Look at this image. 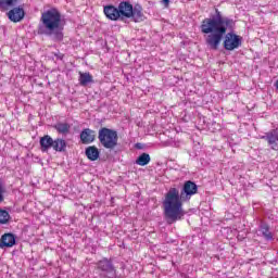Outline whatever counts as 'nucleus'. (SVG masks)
Returning a JSON list of instances; mask_svg holds the SVG:
<instances>
[{
  "mask_svg": "<svg viewBox=\"0 0 278 278\" xmlns=\"http://www.w3.org/2000/svg\"><path fill=\"white\" fill-rule=\"evenodd\" d=\"M98 139L101 147L108 149L109 151H114V149L118 147V131L114 129L108 127L100 128Z\"/></svg>",
  "mask_w": 278,
  "mask_h": 278,
  "instance_id": "20e7f679",
  "label": "nucleus"
},
{
  "mask_svg": "<svg viewBox=\"0 0 278 278\" xmlns=\"http://www.w3.org/2000/svg\"><path fill=\"white\" fill-rule=\"evenodd\" d=\"M80 86H90V84H94V78L89 74V72H79V79Z\"/></svg>",
  "mask_w": 278,
  "mask_h": 278,
  "instance_id": "2eb2a0df",
  "label": "nucleus"
},
{
  "mask_svg": "<svg viewBox=\"0 0 278 278\" xmlns=\"http://www.w3.org/2000/svg\"><path fill=\"white\" fill-rule=\"evenodd\" d=\"M86 155L88 160H91V162H96V160H99V149L94 146L88 147L86 149Z\"/></svg>",
  "mask_w": 278,
  "mask_h": 278,
  "instance_id": "a211bd4d",
  "label": "nucleus"
},
{
  "mask_svg": "<svg viewBox=\"0 0 278 278\" xmlns=\"http://www.w3.org/2000/svg\"><path fill=\"white\" fill-rule=\"evenodd\" d=\"M39 143L42 153H46V151H48L49 149H53V138H51V136L49 135L41 137Z\"/></svg>",
  "mask_w": 278,
  "mask_h": 278,
  "instance_id": "4468645a",
  "label": "nucleus"
},
{
  "mask_svg": "<svg viewBox=\"0 0 278 278\" xmlns=\"http://www.w3.org/2000/svg\"><path fill=\"white\" fill-rule=\"evenodd\" d=\"M16 244V238L12 233H4L0 240V249H10Z\"/></svg>",
  "mask_w": 278,
  "mask_h": 278,
  "instance_id": "f8f14e48",
  "label": "nucleus"
},
{
  "mask_svg": "<svg viewBox=\"0 0 278 278\" xmlns=\"http://www.w3.org/2000/svg\"><path fill=\"white\" fill-rule=\"evenodd\" d=\"M162 2L164 3L165 8H168V4L170 3V0H162Z\"/></svg>",
  "mask_w": 278,
  "mask_h": 278,
  "instance_id": "b1692460",
  "label": "nucleus"
},
{
  "mask_svg": "<svg viewBox=\"0 0 278 278\" xmlns=\"http://www.w3.org/2000/svg\"><path fill=\"white\" fill-rule=\"evenodd\" d=\"M216 15L203 20L200 29L202 34H208L206 37V45L216 50L223 41V37L227 34V29H233L236 22L232 18L223 16L220 11L216 9Z\"/></svg>",
  "mask_w": 278,
  "mask_h": 278,
  "instance_id": "f03ea898",
  "label": "nucleus"
},
{
  "mask_svg": "<svg viewBox=\"0 0 278 278\" xmlns=\"http://www.w3.org/2000/svg\"><path fill=\"white\" fill-rule=\"evenodd\" d=\"M130 18H132L135 23H142V21H144V13H142V5L135 4L132 7Z\"/></svg>",
  "mask_w": 278,
  "mask_h": 278,
  "instance_id": "ddd939ff",
  "label": "nucleus"
},
{
  "mask_svg": "<svg viewBox=\"0 0 278 278\" xmlns=\"http://www.w3.org/2000/svg\"><path fill=\"white\" fill-rule=\"evenodd\" d=\"M98 270H101L104 273V278H116V267H114V264L111 260L103 258L97 263Z\"/></svg>",
  "mask_w": 278,
  "mask_h": 278,
  "instance_id": "423d86ee",
  "label": "nucleus"
},
{
  "mask_svg": "<svg viewBox=\"0 0 278 278\" xmlns=\"http://www.w3.org/2000/svg\"><path fill=\"white\" fill-rule=\"evenodd\" d=\"M261 140H266L267 144H269L274 151H277L278 129L275 128L265 132L264 136H261Z\"/></svg>",
  "mask_w": 278,
  "mask_h": 278,
  "instance_id": "0eeeda50",
  "label": "nucleus"
},
{
  "mask_svg": "<svg viewBox=\"0 0 278 278\" xmlns=\"http://www.w3.org/2000/svg\"><path fill=\"white\" fill-rule=\"evenodd\" d=\"M149 162H151V156L147 153H142L136 160V164H138V166H147V164H149Z\"/></svg>",
  "mask_w": 278,
  "mask_h": 278,
  "instance_id": "aec40b11",
  "label": "nucleus"
},
{
  "mask_svg": "<svg viewBox=\"0 0 278 278\" xmlns=\"http://www.w3.org/2000/svg\"><path fill=\"white\" fill-rule=\"evenodd\" d=\"M117 10L119 12L121 21H125V18H131V11L134 10V5L128 1H122L118 4Z\"/></svg>",
  "mask_w": 278,
  "mask_h": 278,
  "instance_id": "6e6552de",
  "label": "nucleus"
},
{
  "mask_svg": "<svg viewBox=\"0 0 278 278\" xmlns=\"http://www.w3.org/2000/svg\"><path fill=\"white\" fill-rule=\"evenodd\" d=\"M199 187L193 181H186L182 191L179 193V189L170 188L163 201L164 216L168 225L181 220L186 216V211H184V201H190L193 194H197Z\"/></svg>",
  "mask_w": 278,
  "mask_h": 278,
  "instance_id": "f257e3e1",
  "label": "nucleus"
},
{
  "mask_svg": "<svg viewBox=\"0 0 278 278\" xmlns=\"http://www.w3.org/2000/svg\"><path fill=\"white\" fill-rule=\"evenodd\" d=\"M3 192H4V190H3V185L0 182V203H3Z\"/></svg>",
  "mask_w": 278,
  "mask_h": 278,
  "instance_id": "5701e85b",
  "label": "nucleus"
},
{
  "mask_svg": "<svg viewBox=\"0 0 278 278\" xmlns=\"http://www.w3.org/2000/svg\"><path fill=\"white\" fill-rule=\"evenodd\" d=\"M96 138H97V134L94 132V130L90 128H85L80 132V142L83 144H91V142H94Z\"/></svg>",
  "mask_w": 278,
  "mask_h": 278,
  "instance_id": "9b49d317",
  "label": "nucleus"
},
{
  "mask_svg": "<svg viewBox=\"0 0 278 278\" xmlns=\"http://www.w3.org/2000/svg\"><path fill=\"white\" fill-rule=\"evenodd\" d=\"M52 149H53V151L62 153V151L66 150V140L61 139V138L52 140Z\"/></svg>",
  "mask_w": 278,
  "mask_h": 278,
  "instance_id": "f3484780",
  "label": "nucleus"
},
{
  "mask_svg": "<svg viewBox=\"0 0 278 278\" xmlns=\"http://www.w3.org/2000/svg\"><path fill=\"white\" fill-rule=\"evenodd\" d=\"M8 223H10V213L0 208V225H8Z\"/></svg>",
  "mask_w": 278,
  "mask_h": 278,
  "instance_id": "4be33fe9",
  "label": "nucleus"
},
{
  "mask_svg": "<svg viewBox=\"0 0 278 278\" xmlns=\"http://www.w3.org/2000/svg\"><path fill=\"white\" fill-rule=\"evenodd\" d=\"M54 129H56L59 134H68V131H71V125H68V123H58L54 125Z\"/></svg>",
  "mask_w": 278,
  "mask_h": 278,
  "instance_id": "6ab92c4d",
  "label": "nucleus"
},
{
  "mask_svg": "<svg viewBox=\"0 0 278 278\" xmlns=\"http://www.w3.org/2000/svg\"><path fill=\"white\" fill-rule=\"evenodd\" d=\"M240 47H242V37L235 33L226 34L224 39V49L226 51H235V49H240Z\"/></svg>",
  "mask_w": 278,
  "mask_h": 278,
  "instance_id": "39448f33",
  "label": "nucleus"
},
{
  "mask_svg": "<svg viewBox=\"0 0 278 278\" xmlns=\"http://www.w3.org/2000/svg\"><path fill=\"white\" fill-rule=\"evenodd\" d=\"M64 27L62 26V14L58 9H50L41 14L38 33L49 36L54 42L64 40Z\"/></svg>",
  "mask_w": 278,
  "mask_h": 278,
  "instance_id": "7ed1b4c3",
  "label": "nucleus"
},
{
  "mask_svg": "<svg viewBox=\"0 0 278 278\" xmlns=\"http://www.w3.org/2000/svg\"><path fill=\"white\" fill-rule=\"evenodd\" d=\"M18 3V0H0L1 10H10V8H14Z\"/></svg>",
  "mask_w": 278,
  "mask_h": 278,
  "instance_id": "412c9836",
  "label": "nucleus"
},
{
  "mask_svg": "<svg viewBox=\"0 0 278 278\" xmlns=\"http://www.w3.org/2000/svg\"><path fill=\"white\" fill-rule=\"evenodd\" d=\"M258 231L265 240H274L273 232H270V226H268V224L262 222L260 224Z\"/></svg>",
  "mask_w": 278,
  "mask_h": 278,
  "instance_id": "dca6fc26",
  "label": "nucleus"
},
{
  "mask_svg": "<svg viewBox=\"0 0 278 278\" xmlns=\"http://www.w3.org/2000/svg\"><path fill=\"white\" fill-rule=\"evenodd\" d=\"M7 16L12 23H21L25 18V10L21 7H15L7 13Z\"/></svg>",
  "mask_w": 278,
  "mask_h": 278,
  "instance_id": "1a4fd4ad",
  "label": "nucleus"
},
{
  "mask_svg": "<svg viewBox=\"0 0 278 278\" xmlns=\"http://www.w3.org/2000/svg\"><path fill=\"white\" fill-rule=\"evenodd\" d=\"M104 15L109 21H121V13L118 11V7L106 5L103 9Z\"/></svg>",
  "mask_w": 278,
  "mask_h": 278,
  "instance_id": "9d476101",
  "label": "nucleus"
}]
</instances>
